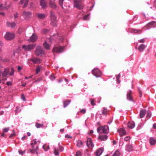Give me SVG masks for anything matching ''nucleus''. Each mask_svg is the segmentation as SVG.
I'll return each instance as SVG.
<instances>
[{"label":"nucleus","mask_w":156,"mask_h":156,"mask_svg":"<svg viewBox=\"0 0 156 156\" xmlns=\"http://www.w3.org/2000/svg\"><path fill=\"white\" fill-rule=\"evenodd\" d=\"M40 143V141L37 142L36 139L33 140V142L31 144V146L32 147V149L30 150L31 153H36V154H37V151L38 149V144H39Z\"/></svg>","instance_id":"f257e3e1"},{"label":"nucleus","mask_w":156,"mask_h":156,"mask_svg":"<svg viewBox=\"0 0 156 156\" xmlns=\"http://www.w3.org/2000/svg\"><path fill=\"white\" fill-rule=\"evenodd\" d=\"M109 131V128L107 126H100L97 129V132L99 133H106Z\"/></svg>","instance_id":"f03ea898"},{"label":"nucleus","mask_w":156,"mask_h":156,"mask_svg":"<svg viewBox=\"0 0 156 156\" xmlns=\"http://www.w3.org/2000/svg\"><path fill=\"white\" fill-rule=\"evenodd\" d=\"M11 2H5L3 4L0 5V10H4L8 9L10 7Z\"/></svg>","instance_id":"7ed1b4c3"},{"label":"nucleus","mask_w":156,"mask_h":156,"mask_svg":"<svg viewBox=\"0 0 156 156\" xmlns=\"http://www.w3.org/2000/svg\"><path fill=\"white\" fill-rule=\"evenodd\" d=\"M35 47L34 44H29L28 45H23V48L25 51H30L33 49Z\"/></svg>","instance_id":"20e7f679"},{"label":"nucleus","mask_w":156,"mask_h":156,"mask_svg":"<svg viewBox=\"0 0 156 156\" xmlns=\"http://www.w3.org/2000/svg\"><path fill=\"white\" fill-rule=\"evenodd\" d=\"M44 51L41 47L40 46H37L36 48L35 53L37 55H39L44 54Z\"/></svg>","instance_id":"39448f33"},{"label":"nucleus","mask_w":156,"mask_h":156,"mask_svg":"<svg viewBox=\"0 0 156 156\" xmlns=\"http://www.w3.org/2000/svg\"><path fill=\"white\" fill-rule=\"evenodd\" d=\"M64 150L63 147L59 145L58 149V147H54V153L55 155L58 156L59 155V151L62 152Z\"/></svg>","instance_id":"423d86ee"},{"label":"nucleus","mask_w":156,"mask_h":156,"mask_svg":"<svg viewBox=\"0 0 156 156\" xmlns=\"http://www.w3.org/2000/svg\"><path fill=\"white\" fill-rule=\"evenodd\" d=\"M50 18L51 20V25L54 26H56V24L55 22L56 20V17L55 16L54 13H53L52 12H51Z\"/></svg>","instance_id":"0eeeda50"},{"label":"nucleus","mask_w":156,"mask_h":156,"mask_svg":"<svg viewBox=\"0 0 156 156\" xmlns=\"http://www.w3.org/2000/svg\"><path fill=\"white\" fill-rule=\"evenodd\" d=\"M92 73L96 77H98L100 76L101 73L99 69L96 68L92 70Z\"/></svg>","instance_id":"6e6552de"},{"label":"nucleus","mask_w":156,"mask_h":156,"mask_svg":"<svg viewBox=\"0 0 156 156\" xmlns=\"http://www.w3.org/2000/svg\"><path fill=\"white\" fill-rule=\"evenodd\" d=\"M63 47L61 46L54 47L53 49V52L58 53L62 52H63Z\"/></svg>","instance_id":"1a4fd4ad"},{"label":"nucleus","mask_w":156,"mask_h":156,"mask_svg":"<svg viewBox=\"0 0 156 156\" xmlns=\"http://www.w3.org/2000/svg\"><path fill=\"white\" fill-rule=\"evenodd\" d=\"M81 2V0H80L78 1L77 0H75L74 1V7L79 9H83V7L81 6L80 3Z\"/></svg>","instance_id":"9d476101"},{"label":"nucleus","mask_w":156,"mask_h":156,"mask_svg":"<svg viewBox=\"0 0 156 156\" xmlns=\"http://www.w3.org/2000/svg\"><path fill=\"white\" fill-rule=\"evenodd\" d=\"M14 37V35L13 33H7L5 36V38L6 39L8 40H10Z\"/></svg>","instance_id":"9b49d317"},{"label":"nucleus","mask_w":156,"mask_h":156,"mask_svg":"<svg viewBox=\"0 0 156 156\" xmlns=\"http://www.w3.org/2000/svg\"><path fill=\"white\" fill-rule=\"evenodd\" d=\"M29 0H20L19 4L23 5V8H26L28 3Z\"/></svg>","instance_id":"f8f14e48"},{"label":"nucleus","mask_w":156,"mask_h":156,"mask_svg":"<svg viewBox=\"0 0 156 156\" xmlns=\"http://www.w3.org/2000/svg\"><path fill=\"white\" fill-rule=\"evenodd\" d=\"M87 147L90 148H92L94 147V144L91 138H89L87 139Z\"/></svg>","instance_id":"ddd939ff"},{"label":"nucleus","mask_w":156,"mask_h":156,"mask_svg":"<svg viewBox=\"0 0 156 156\" xmlns=\"http://www.w3.org/2000/svg\"><path fill=\"white\" fill-rule=\"evenodd\" d=\"M37 39V37L36 35L34 34H33L30 37V38L28 40V41H29L34 42L36 41Z\"/></svg>","instance_id":"4468645a"},{"label":"nucleus","mask_w":156,"mask_h":156,"mask_svg":"<svg viewBox=\"0 0 156 156\" xmlns=\"http://www.w3.org/2000/svg\"><path fill=\"white\" fill-rule=\"evenodd\" d=\"M30 12L29 11H24L23 12L22 16H23L25 19H27L30 17Z\"/></svg>","instance_id":"2eb2a0df"},{"label":"nucleus","mask_w":156,"mask_h":156,"mask_svg":"<svg viewBox=\"0 0 156 156\" xmlns=\"http://www.w3.org/2000/svg\"><path fill=\"white\" fill-rule=\"evenodd\" d=\"M6 25L8 27H10L12 28H14L16 26V23L13 22H8L6 23Z\"/></svg>","instance_id":"dca6fc26"},{"label":"nucleus","mask_w":156,"mask_h":156,"mask_svg":"<svg viewBox=\"0 0 156 156\" xmlns=\"http://www.w3.org/2000/svg\"><path fill=\"white\" fill-rule=\"evenodd\" d=\"M104 149L101 148L98 149L96 151V155L97 156H99L103 152Z\"/></svg>","instance_id":"f3484780"},{"label":"nucleus","mask_w":156,"mask_h":156,"mask_svg":"<svg viewBox=\"0 0 156 156\" xmlns=\"http://www.w3.org/2000/svg\"><path fill=\"white\" fill-rule=\"evenodd\" d=\"M132 94V91L129 90L127 94V98L128 100L129 101H133V100L132 98L131 94Z\"/></svg>","instance_id":"a211bd4d"},{"label":"nucleus","mask_w":156,"mask_h":156,"mask_svg":"<svg viewBox=\"0 0 156 156\" xmlns=\"http://www.w3.org/2000/svg\"><path fill=\"white\" fill-rule=\"evenodd\" d=\"M135 123L133 121H131L128 123V126L130 129L133 128L135 126Z\"/></svg>","instance_id":"6ab92c4d"},{"label":"nucleus","mask_w":156,"mask_h":156,"mask_svg":"<svg viewBox=\"0 0 156 156\" xmlns=\"http://www.w3.org/2000/svg\"><path fill=\"white\" fill-rule=\"evenodd\" d=\"M31 60L35 64H38L41 62L40 60L39 59L36 58H33L31 59Z\"/></svg>","instance_id":"aec40b11"},{"label":"nucleus","mask_w":156,"mask_h":156,"mask_svg":"<svg viewBox=\"0 0 156 156\" xmlns=\"http://www.w3.org/2000/svg\"><path fill=\"white\" fill-rule=\"evenodd\" d=\"M9 69L8 68H6L5 69L4 71L2 73V76L3 77L6 76L8 75L9 74Z\"/></svg>","instance_id":"412c9836"},{"label":"nucleus","mask_w":156,"mask_h":156,"mask_svg":"<svg viewBox=\"0 0 156 156\" xmlns=\"http://www.w3.org/2000/svg\"><path fill=\"white\" fill-rule=\"evenodd\" d=\"M120 136H122L126 134L125 130L123 128H121L118 130Z\"/></svg>","instance_id":"4be33fe9"},{"label":"nucleus","mask_w":156,"mask_h":156,"mask_svg":"<svg viewBox=\"0 0 156 156\" xmlns=\"http://www.w3.org/2000/svg\"><path fill=\"white\" fill-rule=\"evenodd\" d=\"M147 112L146 110L143 109L141 110L140 112V118L144 117Z\"/></svg>","instance_id":"5701e85b"},{"label":"nucleus","mask_w":156,"mask_h":156,"mask_svg":"<svg viewBox=\"0 0 156 156\" xmlns=\"http://www.w3.org/2000/svg\"><path fill=\"white\" fill-rule=\"evenodd\" d=\"M40 4L43 9L45 8L47 5V4L44 0H40Z\"/></svg>","instance_id":"b1692460"},{"label":"nucleus","mask_w":156,"mask_h":156,"mask_svg":"<svg viewBox=\"0 0 156 156\" xmlns=\"http://www.w3.org/2000/svg\"><path fill=\"white\" fill-rule=\"evenodd\" d=\"M150 143L151 145H154L156 143V140L153 137H151L150 138Z\"/></svg>","instance_id":"393cba45"},{"label":"nucleus","mask_w":156,"mask_h":156,"mask_svg":"<svg viewBox=\"0 0 156 156\" xmlns=\"http://www.w3.org/2000/svg\"><path fill=\"white\" fill-rule=\"evenodd\" d=\"M125 150L128 151H131L133 150L132 147L130 145H126L125 147Z\"/></svg>","instance_id":"a878e982"},{"label":"nucleus","mask_w":156,"mask_h":156,"mask_svg":"<svg viewBox=\"0 0 156 156\" xmlns=\"http://www.w3.org/2000/svg\"><path fill=\"white\" fill-rule=\"evenodd\" d=\"M146 47V46L144 44H140L138 48L139 50L140 51L142 52L144 51V49Z\"/></svg>","instance_id":"bb28decb"},{"label":"nucleus","mask_w":156,"mask_h":156,"mask_svg":"<svg viewBox=\"0 0 156 156\" xmlns=\"http://www.w3.org/2000/svg\"><path fill=\"white\" fill-rule=\"evenodd\" d=\"M49 5L50 7L53 9H56L57 7L56 5L54 2L50 1L49 3Z\"/></svg>","instance_id":"cd10ccee"},{"label":"nucleus","mask_w":156,"mask_h":156,"mask_svg":"<svg viewBox=\"0 0 156 156\" xmlns=\"http://www.w3.org/2000/svg\"><path fill=\"white\" fill-rule=\"evenodd\" d=\"M36 16L38 18L41 19H43L46 16L43 13H37Z\"/></svg>","instance_id":"c85d7f7f"},{"label":"nucleus","mask_w":156,"mask_h":156,"mask_svg":"<svg viewBox=\"0 0 156 156\" xmlns=\"http://www.w3.org/2000/svg\"><path fill=\"white\" fill-rule=\"evenodd\" d=\"M44 47L46 49L48 50L50 48V45L47 42V41H45L43 44Z\"/></svg>","instance_id":"c756f323"},{"label":"nucleus","mask_w":156,"mask_h":156,"mask_svg":"<svg viewBox=\"0 0 156 156\" xmlns=\"http://www.w3.org/2000/svg\"><path fill=\"white\" fill-rule=\"evenodd\" d=\"M99 138L101 140H106L107 139L108 136L106 135L100 136H99Z\"/></svg>","instance_id":"7c9ffc66"},{"label":"nucleus","mask_w":156,"mask_h":156,"mask_svg":"<svg viewBox=\"0 0 156 156\" xmlns=\"http://www.w3.org/2000/svg\"><path fill=\"white\" fill-rule=\"evenodd\" d=\"M35 126L37 128H43L44 125L43 124H40L38 122H36L35 124Z\"/></svg>","instance_id":"2f4dec72"},{"label":"nucleus","mask_w":156,"mask_h":156,"mask_svg":"<svg viewBox=\"0 0 156 156\" xmlns=\"http://www.w3.org/2000/svg\"><path fill=\"white\" fill-rule=\"evenodd\" d=\"M83 145V143L82 141L80 140H78L77 141V144H76V145L77 147H82Z\"/></svg>","instance_id":"473e14b6"},{"label":"nucleus","mask_w":156,"mask_h":156,"mask_svg":"<svg viewBox=\"0 0 156 156\" xmlns=\"http://www.w3.org/2000/svg\"><path fill=\"white\" fill-rule=\"evenodd\" d=\"M70 101H64L63 102V105L64 108L66 107L68 104L70 103Z\"/></svg>","instance_id":"72a5a7b5"},{"label":"nucleus","mask_w":156,"mask_h":156,"mask_svg":"<svg viewBox=\"0 0 156 156\" xmlns=\"http://www.w3.org/2000/svg\"><path fill=\"white\" fill-rule=\"evenodd\" d=\"M120 154L119 151L118 150H116L114 153L112 155V156H119Z\"/></svg>","instance_id":"f704fd0d"},{"label":"nucleus","mask_w":156,"mask_h":156,"mask_svg":"<svg viewBox=\"0 0 156 156\" xmlns=\"http://www.w3.org/2000/svg\"><path fill=\"white\" fill-rule=\"evenodd\" d=\"M151 115V111L148 110L147 112V114L146 115L147 118L148 119L149 118Z\"/></svg>","instance_id":"c9c22d12"},{"label":"nucleus","mask_w":156,"mask_h":156,"mask_svg":"<svg viewBox=\"0 0 156 156\" xmlns=\"http://www.w3.org/2000/svg\"><path fill=\"white\" fill-rule=\"evenodd\" d=\"M141 31L140 30L132 29L131 30V32L132 33H139Z\"/></svg>","instance_id":"e433bc0d"},{"label":"nucleus","mask_w":156,"mask_h":156,"mask_svg":"<svg viewBox=\"0 0 156 156\" xmlns=\"http://www.w3.org/2000/svg\"><path fill=\"white\" fill-rule=\"evenodd\" d=\"M89 15L87 14L83 16V19L84 20H88L89 19Z\"/></svg>","instance_id":"4c0bfd02"},{"label":"nucleus","mask_w":156,"mask_h":156,"mask_svg":"<svg viewBox=\"0 0 156 156\" xmlns=\"http://www.w3.org/2000/svg\"><path fill=\"white\" fill-rule=\"evenodd\" d=\"M82 154L81 152L80 151H77L76 153L75 156H81Z\"/></svg>","instance_id":"58836bf2"},{"label":"nucleus","mask_w":156,"mask_h":156,"mask_svg":"<svg viewBox=\"0 0 156 156\" xmlns=\"http://www.w3.org/2000/svg\"><path fill=\"white\" fill-rule=\"evenodd\" d=\"M107 109L104 108L102 111V113L104 115H106L107 114Z\"/></svg>","instance_id":"ea45409f"},{"label":"nucleus","mask_w":156,"mask_h":156,"mask_svg":"<svg viewBox=\"0 0 156 156\" xmlns=\"http://www.w3.org/2000/svg\"><path fill=\"white\" fill-rule=\"evenodd\" d=\"M11 73L9 74V75L10 76H12L14 74V70L13 68H11Z\"/></svg>","instance_id":"a19ab883"},{"label":"nucleus","mask_w":156,"mask_h":156,"mask_svg":"<svg viewBox=\"0 0 156 156\" xmlns=\"http://www.w3.org/2000/svg\"><path fill=\"white\" fill-rule=\"evenodd\" d=\"M143 126V125L141 123H140L139 124L137 128V130H139Z\"/></svg>","instance_id":"79ce46f5"},{"label":"nucleus","mask_w":156,"mask_h":156,"mask_svg":"<svg viewBox=\"0 0 156 156\" xmlns=\"http://www.w3.org/2000/svg\"><path fill=\"white\" fill-rule=\"evenodd\" d=\"M18 152L20 154L22 155H23L24 154L25 152V151H22L21 150H20Z\"/></svg>","instance_id":"37998d69"},{"label":"nucleus","mask_w":156,"mask_h":156,"mask_svg":"<svg viewBox=\"0 0 156 156\" xmlns=\"http://www.w3.org/2000/svg\"><path fill=\"white\" fill-rule=\"evenodd\" d=\"M130 137L129 136H127L124 139V140L126 141H129L130 140Z\"/></svg>","instance_id":"c03bdc74"},{"label":"nucleus","mask_w":156,"mask_h":156,"mask_svg":"<svg viewBox=\"0 0 156 156\" xmlns=\"http://www.w3.org/2000/svg\"><path fill=\"white\" fill-rule=\"evenodd\" d=\"M86 109H82L80 111V113L82 114H84L86 112Z\"/></svg>","instance_id":"a18cd8bd"},{"label":"nucleus","mask_w":156,"mask_h":156,"mask_svg":"<svg viewBox=\"0 0 156 156\" xmlns=\"http://www.w3.org/2000/svg\"><path fill=\"white\" fill-rule=\"evenodd\" d=\"M21 98L22 99L23 101H26V99L25 98V97L24 95L23 94H21Z\"/></svg>","instance_id":"49530a36"},{"label":"nucleus","mask_w":156,"mask_h":156,"mask_svg":"<svg viewBox=\"0 0 156 156\" xmlns=\"http://www.w3.org/2000/svg\"><path fill=\"white\" fill-rule=\"evenodd\" d=\"M64 0H59V3L60 5L62 6V8H63V2Z\"/></svg>","instance_id":"de8ad7c7"},{"label":"nucleus","mask_w":156,"mask_h":156,"mask_svg":"<svg viewBox=\"0 0 156 156\" xmlns=\"http://www.w3.org/2000/svg\"><path fill=\"white\" fill-rule=\"evenodd\" d=\"M49 78L51 80H53L55 79V77L52 75L50 76Z\"/></svg>","instance_id":"09e8293b"},{"label":"nucleus","mask_w":156,"mask_h":156,"mask_svg":"<svg viewBox=\"0 0 156 156\" xmlns=\"http://www.w3.org/2000/svg\"><path fill=\"white\" fill-rule=\"evenodd\" d=\"M3 46V44L2 42L0 41V52H1L2 50V48Z\"/></svg>","instance_id":"8fccbe9b"},{"label":"nucleus","mask_w":156,"mask_h":156,"mask_svg":"<svg viewBox=\"0 0 156 156\" xmlns=\"http://www.w3.org/2000/svg\"><path fill=\"white\" fill-rule=\"evenodd\" d=\"M40 70V68L38 67L36 68V74H37L39 73Z\"/></svg>","instance_id":"3c124183"},{"label":"nucleus","mask_w":156,"mask_h":156,"mask_svg":"<svg viewBox=\"0 0 156 156\" xmlns=\"http://www.w3.org/2000/svg\"><path fill=\"white\" fill-rule=\"evenodd\" d=\"M90 104L92 105H95V104L94 102V100L91 99L90 100Z\"/></svg>","instance_id":"603ef678"},{"label":"nucleus","mask_w":156,"mask_h":156,"mask_svg":"<svg viewBox=\"0 0 156 156\" xmlns=\"http://www.w3.org/2000/svg\"><path fill=\"white\" fill-rule=\"evenodd\" d=\"M19 16V14L17 12L15 13L14 14V17L15 18H17Z\"/></svg>","instance_id":"864d4df0"},{"label":"nucleus","mask_w":156,"mask_h":156,"mask_svg":"<svg viewBox=\"0 0 156 156\" xmlns=\"http://www.w3.org/2000/svg\"><path fill=\"white\" fill-rule=\"evenodd\" d=\"M9 129V128H5L3 129V131L4 132H8Z\"/></svg>","instance_id":"5fc2aeb1"},{"label":"nucleus","mask_w":156,"mask_h":156,"mask_svg":"<svg viewBox=\"0 0 156 156\" xmlns=\"http://www.w3.org/2000/svg\"><path fill=\"white\" fill-rule=\"evenodd\" d=\"M48 30L46 29H43L42 30V32L44 34H46L48 33Z\"/></svg>","instance_id":"6e6d98bb"},{"label":"nucleus","mask_w":156,"mask_h":156,"mask_svg":"<svg viewBox=\"0 0 156 156\" xmlns=\"http://www.w3.org/2000/svg\"><path fill=\"white\" fill-rule=\"evenodd\" d=\"M5 16V14L4 12H0V17L1 16Z\"/></svg>","instance_id":"4d7b16f0"},{"label":"nucleus","mask_w":156,"mask_h":156,"mask_svg":"<svg viewBox=\"0 0 156 156\" xmlns=\"http://www.w3.org/2000/svg\"><path fill=\"white\" fill-rule=\"evenodd\" d=\"M156 24L155 22H151L150 23H149V25H154V24Z\"/></svg>","instance_id":"13d9d810"},{"label":"nucleus","mask_w":156,"mask_h":156,"mask_svg":"<svg viewBox=\"0 0 156 156\" xmlns=\"http://www.w3.org/2000/svg\"><path fill=\"white\" fill-rule=\"evenodd\" d=\"M138 90L139 92L140 97H141L142 96V92H141V91L140 90V88H138Z\"/></svg>","instance_id":"bf43d9fd"},{"label":"nucleus","mask_w":156,"mask_h":156,"mask_svg":"<svg viewBox=\"0 0 156 156\" xmlns=\"http://www.w3.org/2000/svg\"><path fill=\"white\" fill-rule=\"evenodd\" d=\"M22 69V67L19 66L18 67L17 69L19 72H20V70Z\"/></svg>","instance_id":"052dcab7"},{"label":"nucleus","mask_w":156,"mask_h":156,"mask_svg":"<svg viewBox=\"0 0 156 156\" xmlns=\"http://www.w3.org/2000/svg\"><path fill=\"white\" fill-rule=\"evenodd\" d=\"M6 84L8 86H11L12 83L10 81H8L6 83Z\"/></svg>","instance_id":"680f3d73"},{"label":"nucleus","mask_w":156,"mask_h":156,"mask_svg":"<svg viewBox=\"0 0 156 156\" xmlns=\"http://www.w3.org/2000/svg\"><path fill=\"white\" fill-rule=\"evenodd\" d=\"M65 137L66 138H71L72 137L71 136H69L68 134L66 135L65 136Z\"/></svg>","instance_id":"e2e57ef3"},{"label":"nucleus","mask_w":156,"mask_h":156,"mask_svg":"<svg viewBox=\"0 0 156 156\" xmlns=\"http://www.w3.org/2000/svg\"><path fill=\"white\" fill-rule=\"evenodd\" d=\"M120 77V74H119L118 75L116 76V80L119 79V78Z\"/></svg>","instance_id":"0e129e2a"},{"label":"nucleus","mask_w":156,"mask_h":156,"mask_svg":"<svg viewBox=\"0 0 156 156\" xmlns=\"http://www.w3.org/2000/svg\"><path fill=\"white\" fill-rule=\"evenodd\" d=\"M144 39H141L139 41V42L140 43H144Z\"/></svg>","instance_id":"69168bd1"},{"label":"nucleus","mask_w":156,"mask_h":156,"mask_svg":"<svg viewBox=\"0 0 156 156\" xmlns=\"http://www.w3.org/2000/svg\"><path fill=\"white\" fill-rule=\"evenodd\" d=\"M15 134L14 133L11 134L9 136V137L11 138L14 136H15Z\"/></svg>","instance_id":"338daca9"},{"label":"nucleus","mask_w":156,"mask_h":156,"mask_svg":"<svg viewBox=\"0 0 156 156\" xmlns=\"http://www.w3.org/2000/svg\"><path fill=\"white\" fill-rule=\"evenodd\" d=\"M26 137V136H24L22 137V140H24L25 139Z\"/></svg>","instance_id":"774afa93"}]
</instances>
